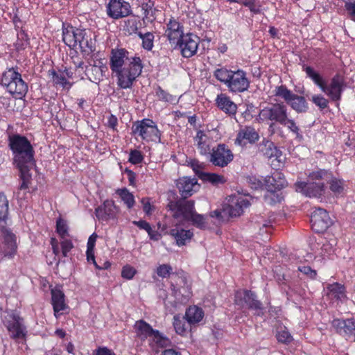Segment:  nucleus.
I'll return each instance as SVG.
<instances>
[{
  "label": "nucleus",
  "instance_id": "nucleus-1",
  "mask_svg": "<svg viewBox=\"0 0 355 355\" xmlns=\"http://www.w3.org/2000/svg\"><path fill=\"white\" fill-rule=\"evenodd\" d=\"M110 66L117 78L118 86L122 89L130 88L143 69L140 58L129 57V52L125 49L112 50Z\"/></svg>",
  "mask_w": 355,
  "mask_h": 355
},
{
  "label": "nucleus",
  "instance_id": "nucleus-2",
  "mask_svg": "<svg viewBox=\"0 0 355 355\" xmlns=\"http://www.w3.org/2000/svg\"><path fill=\"white\" fill-rule=\"evenodd\" d=\"M8 146L13 155V162L19 170L25 173L35 164V150L30 141L19 134L10 135Z\"/></svg>",
  "mask_w": 355,
  "mask_h": 355
},
{
  "label": "nucleus",
  "instance_id": "nucleus-3",
  "mask_svg": "<svg viewBox=\"0 0 355 355\" xmlns=\"http://www.w3.org/2000/svg\"><path fill=\"white\" fill-rule=\"evenodd\" d=\"M213 76L231 93H243L250 87L247 73L241 69L232 70L227 67H219L214 70Z\"/></svg>",
  "mask_w": 355,
  "mask_h": 355
},
{
  "label": "nucleus",
  "instance_id": "nucleus-4",
  "mask_svg": "<svg viewBox=\"0 0 355 355\" xmlns=\"http://www.w3.org/2000/svg\"><path fill=\"white\" fill-rule=\"evenodd\" d=\"M174 220L180 225L191 222L192 225L200 229H205L207 225L206 218L195 211L193 200H179L168 204Z\"/></svg>",
  "mask_w": 355,
  "mask_h": 355
},
{
  "label": "nucleus",
  "instance_id": "nucleus-5",
  "mask_svg": "<svg viewBox=\"0 0 355 355\" xmlns=\"http://www.w3.org/2000/svg\"><path fill=\"white\" fill-rule=\"evenodd\" d=\"M302 70L306 73L307 77L311 78L331 100L338 101L340 99L345 88V80L342 76L335 75L331 79L330 83L327 84L326 80L313 67L304 64L302 66Z\"/></svg>",
  "mask_w": 355,
  "mask_h": 355
},
{
  "label": "nucleus",
  "instance_id": "nucleus-6",
  "mask_svg": "<svg viewBox=\"0 0 355 355\" xmlns=\"http://www.w3.org/2000/svg\"><path fill=\"white\" fill-rule=\"evenodd\" d=\"M132 132L136 138L140 137L146 142L161 141V132L152 119H144L137 121L132 124Z\"/></svg>",
  "mask_w": 355,
  "mask_h": 355
},
{
  "label": "nucleus",
  "instance_id": "nucleus-7",
  "mask_svg": "<svg viewBox=\"0 0 355 355\" xmlns=\"http://www.w3.org/2000/svg\"><path fill=\"white\" fill-rule=\"evenodd\" d=\"M287 107L283 103H272L260 110L257 116L259 123H265L269 125V130L273 128L275 124L284 123Z\"/></svg>",
  "mask_w": 355,
  "mask_h": 355
},
{
  "label": "nucleus",
  "instance_id": "nucleus-8",
  "mask_svg": "<svg viewBox=\"0 0 355 355\" xmlns=\"http://www.w3.org/2000/svg\"><path fill=\"white\" fill-rule=\"evenodd\" d=\"M1 84L16 98H21L28 91L26 83L22 80L21 74L14 68H10L3 73Z\"/></svg>",
  "mask_w": 355,
  "mask_h": 355
},
{
  "label": "nucleus",
  "instance_id": "nucleus-9",
  "mask_svg": "<svg viewBox=\"0 0 355 355\" xmlns=\"http://www.w3.org/2000/svg\"><path fill=\"white\" fill-rule=\"evenodd\" d=\"M4 325L10 337L15 341L26 339L27 335L26 327L24 324L23 319L17 314L11 313L8 315L4 320Z\"/></svg>",
  "mask_w": 355,
  "mask_h": 355
},
{
  "label": "nucleus",
  "instance_id": "nucleus-10",
  "mask_svg": "<svg viewBox=\"0 0 355 355\" xmlns=\"http://www.w3.org/2000/svg\"><path fill=\"white\" fill-rule=\"evenodd\" d=\"M275 95L282 97L297 112H305L308 104L303 96L293 94L286 86L281 85L276 88Z\"/></svg>",
  "mask_w": 355,
  "mask_h": 355
},
{
  "label": "nucleus",
  "instance_id": "nucleus-11",
  "mask_svg": "<svg viewBox=\"0 0 355 355\" xmlns=\"http://www.w3.org/2000/svg\"><path fill=\"white\" fill-rule=\"evenodd\" d=\"M311 223L314 232L322 233L332 224V220L325 209L315 208L311 214Z\"/></svg>",
  "mask_w": 355,
  "mask_h": 355
},
{
  "label": "nucleus",
  "instance_id": "nucleus-12",
  "mask_svg": "<svg viewBox=\"0 0 355 355\" xmlns=\"http://www.w3.org/2000/svg\"><path fill=\"white\" fill-rule=\"evenodd\" d=\"M210 155V162L216 166L225 167L231 162L234 155L232 151L225 145L218 144L212 148Z\"/></svg>",
  "mask_w": 355,
  "mask_h": 355
},
{
  "label": "nucleus",
  "instance_id": "nucleus-13",
  "mask_svg": "<svg viewBox=\"0 0 355 355\" xmlns=\"http://www.w3.org/2000/svg\"><path fill=\"white\" fill-rule=\"evenodd\" d=\"M234 303L241 309H261V303L256 300L254 294L247 290H239L235 293Z\"/></svg>",
  "mask_w": 355,
  "mask_h": 355
},
{
  "label": "nucleus",
  "instance_id": "nucleus-14",
  "mask_svg": "<svg viewBox=\"0 0 355 355\" xmlns=\"http://www.w3.org/2000/svg\"><path fill=\"white\" fill-rule=\"evenodd\" d=\"M250 202L248 198L242 196H234L231 197L230 203L223 208L225 215L231 217L239 216L243 212L244 209L248 207Z\"/></svg>",
  "mask_w": 355,
  "mask_h": 355
},
{
  "label": "nucleus",
  "instance_id": "nucleus-15",
  "mask_svg": "<svg viewBox=\"0 0 355 355\" xmlns=\"http://www.w3.org/2000/svg\"><path fill=\"white\" fill-rule=\"evenodd\" d=\"M130 12V5L124 0H110L107 6V15L114 19L127 17Z\"/></svg>",
  "mask_w": 355,
  "mask_h": 355
},
{
  "label": "nucleus",
  "instance_id": "nucleus-16",
  "mask_svg": "<svg viewBox=\"0 0 355 355\" xmlns=\"http://www.w3.org/2000/svg\"><path fill=\"white\" fill-rule=\"evenodd\" d=\"M3 242L0 246V252L4 257L12 258L17 252L16 236L6 227L1 230Z\"/></svg>",
  "mask_w": 355,
  "mask_h": 355
},
{
  "label": "nucleus",
  "instance_id": "nucleus-17",
  "mask_svg": "<svg viewBox=\"0 0 355 355\" xmlns=\"http://www.w3.org/2000/svg\"><path fill=\"white\" fill-rule=\"evenodd\" d=\"M199 42L200 38L197 35L187 33L177 44L181 49L182 55L184 58H191L196 53Z\"/></svg>",
  "mask_w": 355,
  "mask_h": 355
},
{
  "label": "nucleus",
  "instance_id": "nucleus-18",
  "mask_svg": "<svg viewBox=\"0 0 355 355\" xmlns=\"http://www.w3.org/2000/svg\"><path fill=\"white\" fill-rule=\"evenodd\" d=\"M296 191L308 197L318 198L324 192V184L322 182H298L295 183Z\"/></svg>",
  "mask_w": 355,
  "mask_h": 355
},
{
  "label": "nucleus",
  "instance_id": "nucleus-19",
  "mask_svg": "<svg viewBox=\"0 0 355 355\" xmlns=\"http://www.w3.org/2000/svg\"><path fill=\"white\" fill-rule=\"evenodd\" d=\"M176 184L180 195L184 199L191 196L200 188V184L195 178H181L177 181Z\"/></svg>",
  "mask_w": 355,
  "mask_h": 355
},
{
  "label": "nucleus",
  "instance_id": "nucleus-20",
  "mask_svg": "<svg viewBox=\"0 0 355 355\" xmlns=\"http://www.w3.org/2000/svg\"><path fill=\"white\" fill-rule=\"evenodd\" d=\"M324 292L327 298L332 301L343 302L347 299L345 286L338 282L327 284Z\"/></svg>",
  "mask_w": 355,
  "mask_h": 355
},
{
  "label": "nucleus",
  "instance_id": "nucleus-21",
  "mask_svg": "<svg viewBox=\"0 0 355 355\" xmlns=\"http://www.w3.org/2000/svg\"><path fill=\"white\" fill-rule=\"evenodd\" d=\"M259 139V133L253 127L245 126L239 130L235 139V144L244 146L248 143H255Z\"/></svg>",
  "mask_w": 355,
  "mask_h": 355
},
{
  "label": "nucleus",
  "instance_id": "nucleus-22",
  "mask_svg": "<svg viewBox=\"0 0 355 355\" xmlns=\"http://www.w3.org/2000/svg\"><path fill=\"white\" fill-rule=\"evenodd\" d=\"M332 324L338 334L349 338L352 337L355 342V320L335 319L333 320Z\"/></svg>",
  "mask_w": 355,
  "mask_h": 355
},
{
  "label": "nucleus",
  "instance_id": "nucleus-23",
  "mask_svg": "<svg viewBox=\"0 0 355 355\" xmlns=\"http://www.w3.org/2000/svg\"><path fill=\"white\" fill-rule=\"evenodd\" d=\"M119 207L114 205L112 200H107L103 205L98 207L96 210V216L98 219L107 220L114 219L119 212Z\"/></svg>",
  "mask_w": 355,
  "mask_h": 355
},
{
  "label": "nucleus",
  "instance_id": "nucleus-24",
  "mask_svg": "<svg viewBox=\"0 0 355 355\" xmlns=\"http://www.w3.org/2000/svg\"><path fill=\"white\" fill-rule=\"evenodd\" d=\"M216 107L230 116H234L237 112L236 104L226 93H220L215 99Z\"/></svg>",
  "mask_w": 355,
  "mask_h": 355
},
{
  "label": "nucleus",
  "instance_id": "nucleus-25",
  "mask_svg": "<svg viewBox=\"0 0 355 355\" xmlns=\"http://www.w3.org/2000/svg\"><path fill=\"white\" fill-rule=\"evenodd\" d=\"M64 294L60 289L51 290V301L54 311V315L58 318L63 314L64 311L68 309V306L65 302Z\"/></svg>",
  "mask_w": 355,
  "mask_h": 355
},
{
  "label": "nucleus",
  "instance_id": "nucleus-26",
  "mask_svg": "<svg viewBox=\"0 0 355 355\" xmlns=\"http://www.w3.org/2000/svg\"><path fill=\"white\" fill-rule=\"evenodd\" d=\"M286 184L284 176L279 171L274 172L271 176L266 177L265 180L266 189L273 196L275 191L282 189Z\"/></svg>",
  "mask_w": 355,
  "mask_h": 355
},
{
  "label": "nucleus",
  "instance_id": "nucleus-27",
  "mask_svg": "<svg viewBox=\"0 0 355 355\" xmlns=\"http://www.w3.org/2000/svg\"><path fill=\"white\" fill-rule=\"evenodd\" d=\"M165 35L170 42L178 43L182 39V37L184 36L183 34V26L175 19H171L167 24Z\"/></svg>",
  "mask_w": 355,
  "mask_h": 355
},
{
  "label": "nucleus",
  "instance_id": "nucleus-28",
  "mask_svg": "<svg viewBox=\"0 0 355 355\" xmlns=\"http://www.w3.org/2000/svg\"><path fill=\"white\" fill-rule=\"evenodd\" d=\"M175 221V227L170 230V234L174 237L178 245L181 246L186 244L187 241L191 239L193 236L191 230H186L180 228V225L177 220Z\"/></svg>",
  "mask_w": 355,
  "mask_h": 355
},
{
  "label": "nucleus",
  "instance_id": "nucleus-29",
  "mask_svg": "<svg viewBox=\"0 0 355 355\" xmlns=\"http://www.w3.org/2000/svg\"><path fill=\"white\" fill-rule=\"evenodd\" d=\"M194 140L201 155L210 153V139L207 134L202 130H199L197 132Z\"/></svg>",
  "mask_w": 355,
  "mask_h": 355
},
{
  "label": "nucleus",
  "instance_id": "nucleus-30",
  "mask_svg": "<svg viewBox=\"0 0 355 355\" xmlns=\"http://www.w3.org/2000/svg\"><path fill=\"white\" fill-rule=\"evenodd\" d=\"M134 328L135 329L137 336L141 340L146 339L148 340L154 331L148 323L142 320L137 321L135 324Z\"/></svg>",
  "mask_w": 355,
  "mask_h": 355
},
{
  "label": "nucleus",
  "instance_id": "nucleus-31",
  "mask_svg": "<svg viewBox=\"0 0 355 355\" xmlns=\"http://www.w3.org/2000/svg\"><path fill=\"white\" fill-rule=\"evenodd\" d=\"M204 317L202 309L197 306H189L185 313V319L189 324L193 325L200 322Z\"/></svg>",
  "mask_w": 355,
  "mask_h": 355
},
{
  "label": "nucleus",
  "instance_id": "nucleus-32",
  "mask_svg": "<svg viewBox=\"0 0 355 355\" xmlns=\"http://www.w3.org/2000/svg\"><path fill=\"white\" fill-rule=\"evenodd\" d=\"M259 148L263 155L270 159L275 157L278 159L282 155V152L270 141H263Z\"/></svg>",
  "mask_w": 355,
  "mask_h": 355
},
{
  "label": "nucleus",
  "instance_id": "nucleus-33",
  "mask_svg": "<svg viewBox=\"0 0 355 355\" xmlns=\"http://www.w3.org/2000/svg\"><path fill=\"white\" fill-rule=\"evenodd\" d=\"M329 184V189L336 196H341L345 193V182L343 179L332 176L327 181Z\"/></svg>",
  "mask_w": 355,
  "mask_h": 355
},
{
  "label": "nucleus",
  "instance_id": "nucleus-34",
  "mask_svg": "<svg viewBox=\"0 0 355 355\" xmlns=\"http://www.w3.org/2000/svg\"><path fill=\"white\" fill-rule=\"evenodd\" d=\"M149 344L153 347H166L170 341L168 338L164 336L157 330H154L152 335L148 340Z\"/></svg>",
  "mask_w": 355,
  "mask_h": 355
},
{
  "label": "nucleus",
  "instance_id": "nucleus-35",
  "mask_svg": "<svg viewBox=\"0 0 355 355\" xmlns=\"http://www.w3.org/2000/svg\"><path fill=\"white\" fill-rule=\"evenodd\" d=\"M76 28L69 26L62 30V40L66 45L70 48L76 47V40H75Z\"/></svg>",
  "mask_w": 355,
  "mask_h": 355
},
{
  "label": "nucleus",
  "instance_id": "nucleus-36",
  "mask_svg": "<svg viewBox=\"0 0 355 355\" xmlns=\"http://www.w3.org/2000/svg\"><path fill=\"white\" fill-rule=\"evenodd\" d=\"M97 237V234L96 233H93L88 239L86 252L87 259L89 262L94 263L96 268L101 269L102 268L97 265L94 257V247Z\"/></svg>",
  "mask_w": 355,
  "mask_h": 355
},
{
  "label": "nucleus",
  "instance_id": "nucleus-37",
  "mask_svg": "<svg viewBox=\"0 0 355 355\" xmlns=\"http://www.w3.org/2000/svg\"><path fill=\"white\" fill-rule=\"evenodd\" d=\"M185 318H181L178 315L173 316V327L175 332L179 335L184 336L187 334L191 329V324L186 323Z\"/></svg>",
  "mask_w": 355,
  "mask_h": 355
},
{
  "label": "nucleus",
  "instance_id": "nucleus-38",
  "mask_svg": "<svg viewBox=\"0 0 355 355\" xmlns=\"http://www.w3.org/2000/svg\"><path fill=\"white\" fill-rule=\"evenodd\" d=\"M116 193L120 197L128 209H132L135 206V196L128 189L126 188L119 189L116 191Z\"/></svg>",
  "mask_w": 355,
  "mask_h": 355
},
{
  "label": "nucleus",
  "instance_id": "nucleus-39",
  "mask_svg": "<svg viewBox=\"0 0 355 355\" xmlns=\"http://www.w3.org/2000/svg\"><path fill=\"white\" fill-rule=\"evenodd\" d=\"M49 72L52 75L53 81L55 85H59L64 89H69L71 88V84L67 80L64 72L61 71L56 72L54 70Z\"/></svg>",
  "mask_w": 355,
  "mask_h": 355
},
{
  "label": "nucleus",
  "instance_id": "nucleus-40",
  "mask_svg": "<svg viewBox=\"0 0 355 355\" xmlns=\"http://www.w3.org/2000/svg\"><path fill=\"white\" fill-rule=\"evenodd\" d=\"M330 177L331 173L329 171L322 169L312 171L308 175L309 182H321L322 180L328 181Z\"/></svg>",
  "mask_w": 355,
  "mask_h": 355
},
{
  "label": "nucleus",
  "instance_id": "nucleus-41",
  "mask_svg": "<svg viewBox=\"0 0 355 355\" xmlns=\"http://www.w3.org/2000/svg\"><path fill=\"white\" fill-rule=\"evenodd\" d=\"M155 95L159 101L170 103H176L178 99L176 96L171 95L166 91L164 90L161 87L158 86L155 89Z\"/></svg>",
  "mask_w": 355,
  "mask_h": 355
},
{
  "label": "nucleus",
  "instance_id": "nucleus-42",
  "mask_svg": "<svg viewBox=\"0 0 355 355\" xmlns=\"http://www.w3.org/2000/svg\"><path fill=\"white\" fill-rule=\"evenodd\" d=\"M81 51L84 53L85 54H89L91 53L94 50V44L92 42V40L90 37V35H88V33L85 34L83 39H82L81 41H80V43L78 44Z\"/></svg>",
  "mask_w": 355,
  "mask_h": 355
},
{
  "label": "nucleus",
  "instance_id": "nucleus-43",
  "mask_svg": "<svg viewBox=\"0 0 355 355\" xmlns=\"http://www.w3.org/2000/svg\"><path fill=\"white\" fill-rule=\"evenodd\" d=\"M174 295L181 303H187L191 296V288L189 286H186L175 290Z\"/></svg>",
  "mask_w": 355,
  "mask_h": 355
},
{
  "label": "nucleus",
  "instance_id": "nucleus-44",
  "mask_svg": "<svg viewBox=\"0 0 355 355\" xmlns=\"http://www.w3.org/2000/svg\"><path fill=\"white\" fill-rule=\"evenodd\" d=\"M139 37L142 40V46L144 49L150 51L153 47L154 35L148 32L144 34L138 33Z\"/></svg>",
  "mask_w": 355,
  "mask_h": 355
},
{
  "label": "nucleus",
  "instance_id": "nucleus-45",
  "mask_svg": "<svg viewBox=\"0 0 355 355\" xmlns=\"http://www.w3.org/2000/svg\"><path fill=\"white\" fill-rule=\"evenodd\" d=\"M188 165L200 178L203 177L205 173V172H204V169L205 168V164L204 163L200 162L197 159H191L188 162Z\"/></svg>",
  "mask_w": 355,
  "mask_h": 355
},
{
  "label": "nucleus",
  "instance_id": "nucleus-46",
  "mask_svg": "<svg viewBox=\"0 0 355 355\" xmlns=\"http://www.w3.org/2000/svg\"><path fill=\"white\" fill-rule=\"evenodd\" d=\"M8 215V200L4 193H0V220H5Z\"/></svg>",
  "mask_w": 355,
  "mask_h": 355
},
{
  "label": "nucleus",
  "instance_id": "nucleus-47",
  "mask_svg": "<svg viewBox=\"0 0 355 355\" xmlns=\"http://www.w3.org/2000/svg\"><path fill=\"white\" fill-rule=\"evenodd\" d=\"M201 179L213 184H219L225 182L224 177L216 173H205Z\"/></svg>",
  "mask_w": 355,
  "mask_h": 355
},
{
  "label": "nucleus",
  "instance_id": "nucleus-48",
  "mask_svg": "<svg viewBox=\"0 0 355 355\" xmlns=\"http://www.w3.org/2000/svg\"><path fill=\"white\" fill-rule=\"evenodd\" d=\"M56 232L63 239L68 235V225L62 218H59L56 221Z\"/></svg>",
  "mask_w": 355,
  "mask_h": 355
},
{
  "label": "nucleus",
  "instance_id": "nucleus-49",
  "mask_svg": "<svg viewBox=\"0 0 355 355\" xmlns=\"http://www.w3.org/2000/svg\"><path fill=\"white\" fill-rule=\"evenodd\" d=\"M280 125L286 127L290 131L295 134L297 137L300 135V128L293 119L288 118V114L286 115L284 123H281Z\"/></svg>",
  "mask_w": 355,
  "mask_h": 355
},
{
  "label": "nucleus",
  "instance_id": "nucleus-50",
  "mask_svg": "<svg viewBox=\"0 0 355 355\" xmlns=\"http://www.w3.org/2000/svg\"><path fill=\"white\" fill-rule=\"evenodd\" d=\"M311 101L320 109L323 110L328 107L329 101L321 94H315L311 97Z\"/></svg>",
  "mask_w": 355,
  "mask_h": 355
},
{
  "label": "nucleus",
  "instance_id": "nucleus-51",
  "mask_svg": "<svg viewBox=\"0 0 355 355\" xmlns=\"http://www.w3.org/2000/svg\"><path fill=\"white\" fill-rule=\"evenodd\" d=\"M277 339L282 343H289L292 341L291 334L286 329H280L277 333Z\"/></svg>",
  "mask_w": 355,
  "mask_h": 355
},
{
  "label": "nucleus",
  "instance_id": "nucleus-52",
  "mask_svg": "<svg viewBox=\"0 0 355 355\" xmlns=\"http://www.w3.org/2000/svg\"><path fill=\"white\" fill-rule=\"evenodd\" d=\"M345 10L347 16L352 21H355V1L350 0L345 3Z\"/></svg>",
  "mask_w": 355,
  "mask_h": 355
},
{
  "label": "nucleus",
  "instance_id": "nucleus-53",
  "mask_svg": "<svg viewBox=\"0 0 355 355\" xmlns=\"http://www.w3.org/2000/svg\"><path fill=\"white\" fill-rule=\"evenodd\" d=\"M144 159V156L138 150H132L129 155L128 161L133 164H140Z\"/></svg>",
  "mask_w": 355,
  "mask_h": 355
},
{
  "label": "nucleus",
  "instance_id": "nucleus-54",
  "mask_svg": "<svg viewBox=\"0 0 355 355\" xmlns=\"http://www.w3.org/2000/svg\"><path fill=\"white\" fill-rule=\"evenodd\" d=\"M172 272V268L168 264L159 265L157 268V274L162 278H166L169 277Z\"/></svg>",
  "mask_w": 355,
  "mask_h": 355
},
{
  "label": "nucleus",
  "instance_id": "nucleus-55",
  "mask_svg": "<svg viewBox=\"0 0 355 355\" xmlns=\"http://www.w3.org/2000/svg\"><path fill=\"white\" fill-rule=\"evenodd\" d=\"M125 28L129 34L136 33L138 29V21L135 18H130L125 21Z\"/></svg>",
  "mask_w": 355,
  "mask_h": 355
},
{
  "label": "nucleus",
  "instance_id": "nucleus-56",
  "mask_svg": "<svg viewBox=\"0 0 355 355\" xmlns=\"http://www.w3.org/2000/svg\"><path fill=\"white\" fill-rule=\"evenodd\" d=\"M137 272L135 268L130 265H126L123 267L121 271V276L126 279H131L134 277Z\"/></svg>",
  "mask_w": 355,
  "mask_h": 355
},
{
  "label": "nucleus",
  "instance_id": "nucleus-57",
  "mask_svg": "<svg viewBox=\"0 0 355 355\" xmlns=\"http://www.w3.org/2000/svg\"><path fill=\"white\" fill-rule=\"evenodd\" d=\"M298 270L302 272L303 274L307 275L312 279H315L317 276V272L315 270H313L311 267L308 266H302L298 268Z\"/></svg>",
  "mask_w": 355,
  "mask_h": 355
},
{
  "label": "nucleus",
  "instance_id": "nucleus-58",
  "mask_svg": "<svg viewBox=\"0 0 355 355\" xmlns=\"http://www.w3.org/2000/svg\"><path fill=\"white\" fill-rule=\"evenodd\" d=\"M62 252L64 257H67L68 252L73 248L72 242L69 239H64L61 242Z\"/></svg>",
  "mask_w": 355,
  "mask_h": 355
},
{
  "label": "nucleus",
  "instance_id": "nucleus-59",
  "mask_svg": "<svg viewBox=\"0 0 355 355\" xmlns=\"http://www.w3.org/2000/svg\"><path fill=\"white\" fill-rule=\"evenodd\" d=\"M73 64L75 66L76 72L78 74L79 76H81L83 74L85 73L87 67L85 65V63L83 60H74Z\"/></svg>",
  "mask_w": 355,
  "mask_h": 355
},
{
  "label": "nucleus",
  "instance_id": "nucleus-60",
  "mask_svg": "<svg viewBox=\"0 0 355 355\" xmlns=\"http://www.w3.org/2000/svg\"><path fill=\"white\" fill-rule=\"evenodd\" d=\"M154 3H141V8L146 17L153 15Z\"/></svg>",
  "mask_w": 355,
  "mask_h": 355
},
{
  "label": "nucleus",
  "instance_id": "nucleus-61",
  "mask_svg": "<svg viewBox=\"0 0 355 355\" xmlns=\"http://www.w3.org/2000/svg\"><path fill=\"white\" fill-rule=\"evenodd\" d=\"M242 3L245 6L248 7L251 12L254 13L259 12V8L255 4V0H245Z\"/></svg>",
  "mask_w": 355,
  "mask_h": 355
},
{
  "label": "nucleus",
  "instance_id": "nucleus-62",
  "mask_svg": "<svg viewBox=\"0 0 355 355\" xmlns=\"http://www.w3.org/2000/svg\"><path fill=\"white\" fill-rule=\"evenodd\" d=\"M141 202L143 205V210L147 215H150L153 211V207L148 198H142Z\"/></svg>",
  "mask_w": 355,
  "mask_h": 355
},
{
  "label": "nucleus",
  "instance_id": "nucleus-63",
  "mask_svg": "<svg viewBox=\"0 0 355 355\" xmlns=\"http://www.w3.org/2000/svg\"><path fill=\"white\" fill-rule=\"evenodd\" d=\"M94 355H115V354L106 347H99L95 350Z\"/></svg>",
  "mask_w": 355,
  "mask_h": 355
},
{
  "label": "nucleus",
  "instance_id": "nucleus-64",
  "mask_svg": "<svg viewBox=\"0 0 355 355\" xmlns=\"http://www.w3.org/2000/svg\"><path fill=\"white\" fill-rule=\"evenodd\" d=\"M29 171H30V169H28L25 173H22L20 172L21 178L22 179V182L20 184V189H26L28 188V178L30 176L29 173H28Z\"/></svg>",
  "mask_w": 355,
  "mask_h": 355
}]
</instances>
